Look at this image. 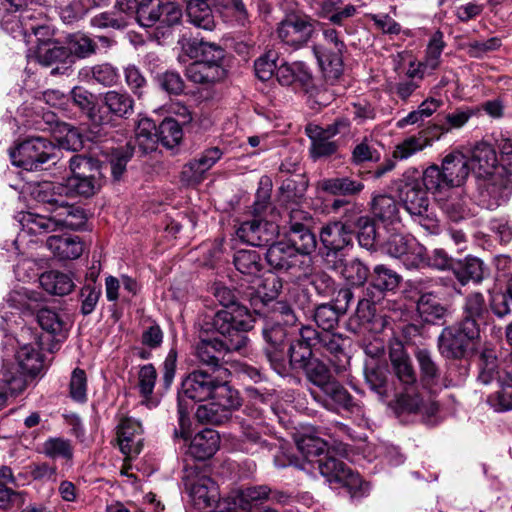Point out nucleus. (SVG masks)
<instances>
[{
  "label": "nucleus",
  "mask_w": 512,
  "mask_h": 512,
  "mask_svg": "<svg viewBox=\"0 0 512 512\" xmlns=\"http://www.w3.org/2000/svg\"><path fill=\"white\" fill-rule=\"evenodd\" d=\"M234 322L240 328L247 327L245 320H235L227 313H220L214 321L211 322L213 330L219 333L223 339L209 338L200 339L195 345L194 355L197 359V368L217 371L221 373H231L222 361L226 353L241 351L248 345L249 338L247 334L230 329V323Z\"/></svg>",
  "instance_id": "f03ea898"
},
{
  "label": "nucleus",
  "mask_w": 512,
  "mask_h": 512,
  "mask_svg": "<svg viewBox=\"0 0 512 512\" xmlns=\"http://www.w3.org/2000/svg\"><path fill=\"white\" fill-rule=\"evenodd\" d=\"M417 312L426 323L443 324L448 314V309L432 293H425L417 301Z\"/></svg>",
  "instance_id": "a19ab883"
},
{
  "label": "nucleus",
  "mask_w": 512,
  "mask_h": 512,
  "mask_svg": "<svg viewBox=\"0 0 512 512\" xmlns=\"http://www.w3.org/2000/svg\"><path fill=\"white\" fill-rule=\"evenodd\" d=\"M215 297L223 306V309L217 311L212 318V321L216 319V317L220 313H227L229 316L235 318V320H245L248 323L247 327L240 328L236 323H230V329L236 330L240 333H247L254 327L255 319L250 312V310L243 304L238 301V298L233 290L228 287L221 286L217 287L215 291Z\"/></svg>",
  "instance_id": "f3484780"
},
{
  "label": "nucleus",
  "mask_w": 512,
  "mask_h": 512,
  "mask_svg": "<svg viewBox=\"0 0 512 512\" xmlns=\"http://www.w3.org/2000/svg\"><path fill=\"white\" fill-rule=\"evenodd\" d=\"M66 47L71 51L72 64H74L75 58L84 59L95 54L97 44L87 35L75 33L67 37Z\"/></svg>",
  "instance_id": "052dcab7"
},
{
  "label": "nucleus",
  "mask_w": 512,
  "mask_h": 512,
  "mask_svg": "<svg viewBox=\"0 0 512 512\" xmlns=\"http://www.w3.org/2000/svg\"><path fill=\"white\" fill-rule=\"evenodd\" d=\"M231 373H221L195 367L182 380L178 392V424L174 429V438L184 440L190 437V411L195 402H204L208 399L236 390L229 381Z\"/></svg>",
  "instance_id": "f257e3e1"
},
{
  "label": "nucleus",
  "mask_w": 512,
  "mask_h": 512,
  "mask_svg": "<svg viewBox=\"0 0 512 512\" xmlns=\"http://www.w3.org/2000/svg\"><path fill=\"white\" fill-rule=\"evenodd\" d=\"M66 195L89 198L95 195L101 188L102 183L95 181V178H83L71 175L65 181Z\"/></svg>",
  "instance_id": "4d7b16f0"
},
{
  "label": "nucleus",
  "mask_w": 512,
  "mask_h": 512,
  "mask_svg": "<svg viewBox=\"0 0 512 512\" xmlns=\"http://www.w3.org/2000/svg\"><path fill=\"white\" fill-rule=\"evenodd\" d=\"M352 226L347 222L333 221L324 225L319 233L320 242L323 246V256L327 262L330 258H342L344 251L353 246Z\"/></svg>",
  "instance_id": "f8f14e48"
},
{
  "label": "nucleus",
  "mask_w": 512,
  "mask_h": 512,
  "mask_svg": "<svg viewBox=\"0 0 512 512\" xmlns=\"http://www.w3.org/2000/svg\"><path fill=\"white\" fill-rule=\"evenodd\" d=\"M499 389L488 395L487 403L494 408L495 411H508L512 409V379L502 381L497 385Z\"/></svg>",
  "instance_id": "774afa93"
},
{
  "label": "nucleus",
  "mask_w": 512,
  "mask_h": 512,
  "mask_svg": "<svg viewBox=\"0 0 512 512\" xmlns=\"http://www.w3.org/2000/svg\"><path fill=\"white\" fill-rule=\"evenodd\" d=\"M65 189L62 183L45 181L33 188L32 196L37 202L51 206V213H53L54 209L65 202L64 196H67Z\"/></svg>",
  "instance_id": "58836bf2"
},
{
  "label": "nucleus",
  "mask_w": 512,
  "mask_h": 512,
  "mask_svg": "<svg viewBox=\"0 0 512 512\" xmlns=\"http://www.w3.org/2000/svg\"><path fill=\"white\" fill-rule=\"evenodd\" d=\"M488 317L489 306L484 295L479 291L468 293L463 299L459 322L481 333V325L486 323Z\"/></svg>",
  "instance_id": "5701e85b"
},
{
  "label": "nucleus",
  "mask_w": 512,
  "mask_h": 512,
  "mask_svg": "<svg viewBox=\"0 0 512 512\" xmlns=\"http://www.w3.org/2000/svg\"><path fill=\"white\" fill-rule=\"evenodd\" d=\"M389 359L393 372L405 390L412 388L417 384V374L412 361L400 343L390 347Z\"/></svg>",
  "instance_id": "393cba45"
},
{
  "label": "nucleus",
  "mask_w": 512,
  "mask_h": 512,
  "mask_svg": "<svg viewBox=\"0 0 512 512\" xmlns=\"http://www.w3.org/2000/svg\"><path fill=\"white\" fill-rule=\"evenodd\" d=\"M420 181L427 192H432L436 196L443 195L448 190V182L444 178V170L435 164L424 170L422 180Z\"/></svg>",
  "instance_id": "69168bd1"
},
{
  "label": "nucleus",
  "mask_w": 512,
  "mask_h": 512,
  "mask_svg": "<svg viewBox=\"0 0 512 512\" xmlns=\"http://www.w3.org/2000/svg\"><path fill=\"white\" fill-rule=\"evenodd\" d=\"M478 383L488 386L493 383L500 384L497 356L492 349H484L479 356Z\"/></svg>",
  "instance_id": "8fccbe9b"
},
{
  "label": "nucleus",
  "mask_w": 512,
  "mask_h": 512,
  "mask_svg": "<svg viewBox=\"0 0 512 512\" xmlns=\"http://www.w3.org/2000/svg\"><path fill=\"white\" fill-rule=\"evenodd\" d=\"M185 489L200 509L212 507L219 499L214 480L200 472L197 466H187L182 477Z\"/></svg>",
  "instance_id": "9d476101"
},
{
  "label": "nucleus",
  "mask_w": 512,
  "mask_h": 512,
  "mask_svg": "<svg viewBox=\"0 0 512 512\" xmlns=\"http://www.w3.org/2000/svg\"><path fill=\"white\" fill-rule=\"evenodd\" d=\"M141 425L132 419H122L117 428V439L123 454L132 457L141 451Z\"/></svg>",
  "instance_id": "c85d7f7f"
},
{
  "label": "nucleus",
  "mask_w": 512,
  "mask_h": 512,
  "mask_svg": "<svg viewBox=\"0 0 512 512\" xmlns=\"http://www.w3.org/2000/svg\"><path fill=\"white\" fill-rule=\"evenodd\" d=\"M276 79L283 86H292L304 92H309L314 86L312 72L303 62L280 64L276 70Z\"/></svg>",
  "instance_id": "4be33fe9"
},
{
  "label": "nucleus",
  "mask_w": 512,
  "mask_h": 512,
  "mask_svg": "<svg viewBox=\"0 0 512 512\" xmlns=\"http://www.w3.org/2000/svg\"><path fill=\"white\" fill-rule=\"evenodd\" d=\"M277 234L278 226L261 217L243 221L236 229V235L243 243L256 247L268 246L276 239Z\"/></svg>",
  "instance_id": "2eb2a0df"
},
{
  "label": "nucleus",
  "mask_w": 512,
  "mask_h": 512,
  "mask_svg": "<svg viewBox=\"0 0 512 512\" xmlns=\"http://www.w3.org/2000/svg\"><path fill=\"white\" fill-rule=\"evenodd\" d=\"M35 57L40 65L52 67L51 75L67 74L73 65L71 51L57 42L37 47Z\"/></svg>",
  "instance_id": "412c9836"
},
{
  "label": "nucleus",
  "mask_w": 512,
  "mask_h": 512,
  "mask_svg": "<svg viewBox=\"0 0 512 512\" xmlns=\"http://www.w3.org/2000/svg\"><path fill=\"white\" fill-rule=\"evenodd\" d=\"M401 276L386 265L379 264L373 268L370 275V284L367 289L374 291L377 296L383 298L385 292L398 288Z\"/></svg>",
  "instance_id": "f704fd0d"
},
{
  "label": "nucleus",
  "mask_w": 512,
  "mask_h": 512,
  "mask_svg": "<svg viewBox=\"0 0 512 512\" xmlns=\"http://www.w3.org/2000/svg\"><path fill=\"white\" fill-rule=\"evenodd\" d=\"M312 228L302 227L286 231L287 242L300 256L310 255L316 250L317 240Z\"/></svg>",
  "instance_id": "09e8293b"
},
{
  "label": "nucleus",
  "mask_w": 512,
  "mask_h": 512,
  "mask_svg": "<svg viewBox=\"0 0 512 512\" xmlns=\"http://www.w3.org/2000/svg\"><path fill=\"white\" fill-rule=\"evenodd\" d=\"M311 347L297 341H291L286 348L285 374L290 369H304L315 358Z\"/></svg>",
  "instance_id": "603ef678"
},
{
  "label": "nucleus",
  "mask_w": 512,
  "mask_h": 512,
  "mask_svg": "<svg viewBox=\"0 0 512 512\" xmlns=\"http://www.w3.org/2000/svg\"><path fill=\"white\" fill-rule=\"evenodd\" d=\"M134 105V99L127 92L109 90L103 93L93 116V126L103 127L118 119H128L134 113Z\"/></svg>",
  "instance_id": "0eeeda50"
},
{
  "label": "nucleus",
  "mask_w": 512,
  "mask_h": 512,
  "mask_svg": "<svg viewBox=\"0 0 512 512\" xmlns=\"http://www.w3.org/2000/svg\"><path fill=\"white\" fill-rule=\"evenodd\" d=\"M308 187L307 180L302 175L285 179L279 190L280 198L284 203H299L304 197Z\"/></svg>",
  "instance_id": "bf43d9fd"
},
{
  "label": "nucleus",
  "mask_w": 512,
  "mask_h": 512,
  "mask_svg": "<svg viewBox=\"0 0 512 512\" xmlns=\"http://www.w3.org/2000/svg\"><path fill=\"white\" fill-rule=\"evenodd\" d=\"M183 132L180 124L173 118H165L158 126L157 142L167 148H173L180 143Z\"/></svg>",
  "instance_id": "0e129e2a"
},
{
  "label": "nucleus",
  "mask_w": 512,
  "mask_h": 512,
  "mask_svg": "<svg viewBox=\"0 0 512 512\" xmlns=\"http://www.w3.org/2000/svg\"><path fill=\"white\" fill-rule=\"evenodd\" d=\"M372 213L384 223L392 224L400 220L398 203L390 195L375 196L372 200Z\"/></svg>",
  "instance_id": "864d4df0"
},
{
  "label": "nucleus",
  "mask_w": 512,
  "mask_h": 512,
  "mask_svg": "<svg viewBox=\"0 0 512 512\" xmlns=\"http://www.w3.org/2000/svg\"><path fill=\"white\" fill-rule=\"evenodd\" d=\"M16 360L23 373L35 377L44 369V358L37 342L23 344L16 353Z\"/></svg>",
  "instance_id": "72a5a7b5"
},
{
  "label": "nucleus",
  "mask_w": 512,
  "mask_h": 512,
  "mask_svg": "<svg viewBox=\"0 0 512 512\" xmlns=\"http://www.w3.org/2000/svg\"><path fill=\"white\" fill-rule=\"evenodd\" d=\"M69 167L73 175L83 178H95V181L103 182L106 165L98 159L85 155H74L70 158Z\"/></svg>",
  "instance_id": "ea45409f"
},
{
  "label": "nucleus",
  "mask_w": 512,
  "mask_h": 512,
  "mask_svg": "<svg viewBox=\"0 0 512 512\" xmlns=\"http://www.w3.org/2000/svg\"><path fill=\"white\" fill-rule=\"evenodd\" d=\"M312 396L316 402L329 411L342 409L354 412L358 408L353 396L335 377L320 388V393L312 392Z\"/></svg>",
  "instance_id": "6ab92c4d"
},
{
  "label": "nucleus",
  "mask_w": 512,
  "mask_h": 512,
  "mask_svg": "<svg viewBox=\"0 0 512 512\" xmlns=\"http://www.w3.org/2000/svg\"><path fill=\"white\" fill-rule=\"evenodd\" d=\"M480 332L457 321L444 327L437 338L439 354L448 360H462L480 340Z\"/></svg>",
  "instance_id": "20e7f679"
},
{
  "label": "nucleus",
  "mask_w": 512,
  "mask_h": 512,
  "mask_svg": "<svg viewBox=\"0 0 512 512\" xmlns=\"http://www.w3.org/2000/svg\"><path fill=\"white\" fill-rule=\"evenodd\" d=\"M306 133L311 140L309 152L313 160L330 157L338 151L337 141L331 140L332 137L326 135L323 127L308 125Z\"/></svg>",
  "instance_id": "473e14b6"
},
{
  "label": "nucleus",
  "mask_w": 512,
  "mask_h": 512,
  "mask_svg": "<svg viewBox=\"0 0 512 512\" xmlns=\"http://www.w3.org/2000/svg\"><path fill=\"white\" fill-rule=\"evenodd\" d=\"M334 269L341 268V275L352 286H363L371 273L369 268L358 258L352 259L344 263L342 258H339L333 264Z\"/></svg>",
  "instance_id": "a18cd8bd"
},
{
  "label": "nucleus",
  "mask_w": 512,
  "mask_h": 512,
  "mask_svg": "<svg viewBox=\"0 0 512 512\" xmlns=\"http://www.w3.org/2000/svg\"><path fill=\"white\" fill-rule=\"evenodd\" d=\"M12 483H15L12 469L9 466H0V509L7 510L15 503L22 504L24 501L22 493L9 487Z\"/></svg>",
  "instance_id": "3c124183"
},
{
  "label": "nucleus",
  "mask_w": 512,
  "mask_h": 512,
  "mask_svg": "<svg viewBox=\"0 0 512 512\" xmlns=\"http://www.w3.org/2000/svg\"><path fill=\"white\" fill-rule=\"evenodd\" d=\"M53 213H55L58 228L78 230L87 221L86 213L82 207L70 205L66 201L59 208L54 209Z\"/></svg>",
  "instance_id": "c03bdc74"
},
{
  "label": "nucleus",
  "mask_w": 512,
  "mask_h": 512,
  "mask_svg": "<svg viewBox=\"0 0 512 512\" xmlns=\"http://www.w3.org/2000/svg\"><path fill=\"white\" fill-rule=\"evenodd\" d=\"M316 23L310 16L289 14L277 27L278 38L295 49L302 48L316 32Z\"/></svg>",
  "instance_id": "9b49d317"
},
{
  "label": "nucleus",
  "mask_w": 512,
  "mask_h": 512,
  "mask_svg": "<svg viewBox=\"0 0 512 512\" xmlns=\"http://www.w3.org/2000/svg\"><path fill=\"white\" fill-rule=\"evenodd\" d=\"M158 127L149 118H142L138 121L135 129V140L143 153L155 150L157 143Z\"/></svg>",
  "instance_id": "13d9d810"
},
{
  "label": "nucleus",
  "mask_w": 512,
  "mask_h": 512,
  "mask_svg": "<svg viewBox=\"0 0 512 512\" xmlns=\"http://www.w3.org/2000/svg\"><path fill=\"white\" fill-rule=\"evenodd\" d=\"M386 251L390 256L401 259L407 267L419 266L425 255V248L414 238L400 234L389 237Z\"/></svg>",
  "instance_id": "aec40b11"
},
{
  "label": "nucleus",
  "mask_w": 512,
  "mask_h": 512,
  "mask_svg": "<svg viewBox=\"0 0 512 512\" xmlns=\"http://www.w3.org/2000/svg\"><path fill=\"white\" fill-rule=\"evenodd\" d=\"M265 260L271 269L293 275L301 271L304 264L300 255L288 242L275 240L268 245Z\"/></svg>",
  "instance_id": "a211bd4d"
},
{
  "label": "nucleus",
  "mask_w": 512,
  "mask_h": 512,
  "mask_svg": "<svg viewBox=\"0 0 512 512\" xmlns=\"http://www.w3.org/2000/svg\"><path fill=\"white\" fill-rule=\"evenodd\" d=\"M296 445L299 452L309 462L324 455L327 448V443L323 439L313 435H302L296 440Z\"/></svg>",
  "instance_id": "338daca9"
},
{
  "label": "nucleus",
  "mask_w": 512,
  "mask_h": 512,
  "mask_svg": "<svg viewBox=\"0 0 512 512\" xmlns=\"http://www.w3.org/2000/svg\"><path fill=\"white\" fill-rule=\"evenodd\" d=\"M420 371V380L424 385L434 386L440 381L442 370L432 351L426 348H417L414 352Z\"/></svg>",
  "instance_id": "4c0bfd02"
},
{
  "label": "nucleus",
  "mask_w": 512,
  "mask_h": 512,
  "mask_svg": "<svg viewBox=\"0 0 512 512\" xmlns=\"http://www.w3.org/2000/svg\"><path fill=\"white\" fill-rule=\"evenodd\" d=\"M364 375L366 383L373 391L381 398L387 396L388 374L385 367L376 363L366 364Z\"/></svg>",
  "instance_id": "e2e57ef3"
},
{
  "label": "nucleus",
  "mask_w": 512,
  "mask_h": 512,
  "mask_svg": "<svg viewBox=\"0 0 512 512\" xmlns=\"http://www.w3.org/2000/svg\"><path fill=\"white\" fill-rule=\"evenodd\" d=\"M317 188L332 196L357 197L364 190L365 185L361 180L348 176H334L320 180Z\"/></svg>",
  "instance_id": "bb28decb"
},
{
  "label": "nucleus",
  "mask_w": 512,
  "mask_h": 512,
  "mask_svg": "<svg viewBox=\"0 0 512 512\" xmlns=\"http://www.w3.org/2000/svg\"><path fill=\"white\" fill-rule=\"evenodd\" d=\"M187 78L197 84H213L222 81L227 76L226 68L208 66V64L194 61L186 68Z\"/></svg>",
  "instance_id": "79ce46f5"
},
{
  "label": "nucleus",
  "mask_w": 512,
  "mask_h": 512,
  "mask_svg": "<svg viewBox=\"0 0 512 512\" xmlns=\"http://www.w3.org/2000/svg\"><path fill=\"white\" fill-rule=\"evenodd\" d=\"M398 198L403 208L412 218L425 227L431 219L428 217L429 198L428 192L417 178H405L400 181L397 188Z\"/></svg>",
  "instance_id": "6e6552de"
},
{
  "label": "nucleus",
  "mask_w": 512,
  "mask_h": 512,
  "mask_svg": "<svg viewBox=\"0 0 512 512\" xmlns=\"http://www.w3.org/2000/svg\"><path fill=\"white\" fill-rule=\"evenodd\" d=\"M37 321L41 328L48 333L61 338L66 337L67 322L63 316L50 308H41L37 312Z\"/></svg>",
  "instance_id": "5fc2aeb1"
},
{
  "label": "nucleus",
  "mask_w": 512,
  "mask_h": 512,
  "mask_svg": "<svg viewBox=\"0 0 512 512\" xmlns=\"http://www.w3.org/2000/svg\"><path fill=\"white\" fill-rule=\"evenodd\" d=\"M183 13L180 6L166 0H141L137 22L143 27H152L157 22L172 27L181 22Z\"/></svg>",
  "instance_id": "1a4fd4ad"
},
{
  "label": "nucleus",
  "mask_w": 512,
  "mask_h": 512,
  "mask_svg": "<svg viewBox=\"0 0 512 512\" xmlns=\"http://www.w3.org/2000/svg\"><path fill=\"white\" fill-rule=\"evenodd\" d=\"M319 341L317 351L329 360L337 374L344 372L350 363V356L346 351L349 338L329 330L322 331Z\"/></svg>",
  "instance_id": "4468645a"
},
{
  "label": "nucleus",
  "mask_w": 512,
  "mask_h": 512,
  "mask_svg": "<svg viewBox=\"0 0 512 512\" xmlns=\"http://www.w3.org/2000/svg\"><path fill=\"white\" fill-rule=\"evenodd\" d=\"M442 168L448 189L459 188L470 173V161L463 153L454 151L443 158Z\"/></svg>",
  "instance_id": "a878e982"
},
{
  "label": "nucleus",
  "mask_w": 512,
  "mask_h": 512,
  "mask_svg": "<svg viewBox=\"0 0 512 512\" xmlns=\"http://www.w3.org/2000/svg\"><path fill=\"white\" fill-rule=\"evenodd\" d=\"M46 245L59 260L77 259L83 253V243L78 236L53 235L47 239Z\"/></svg>",
  "instance_id": "2f4dec72"
},
{
  "label": "nucleus",
  "mask_w": 512,
  "mask_h": 512,
  "mask_svg": "<svg viewBox=\"0 0 512 512\" xmlns=\"http://www.w3.org/2000/svg\"><path fill=\"white\" fill-rule=\"evenodd\" d=\"M186 15L188 21L197 28L212 31L215 26V16L207 0H187Z\"/></svg>",
  "instance_id": "e433bc0d"
},
{
  "label": "nucleus",
  "mask_w": 512,
  "mask_h": 512,
  "mask_svg": "<svg viewBox=\"0 0 512 512\" xmlns=\"http://www.w3.org/2000/svg\"><path fill=\"white\" fill-rule=\"evenodd\" d=\"M295 327L268 318L265 320L262 335L265 340L264 354L272 368L280 375L285 374L286 348L291 342Z\"/></svg>",
  "instance_id": "39448f33"
},
{
  "label": "nucleus",
  "mask_w": 512,
  "mask_h": 512,
  "mask_svg": "<svg viewBox=\"0 0 512 512\" xmlns=\"http://www.w3.org/2000/svg\"><path fill=\"white\" fill-rule=\"evenodd\" d=\"M314 9L319 17L338 26L344 25L356 13L354 5L347 4L343 6L342 0H315Z\"/></svg>",
  "instance_id": "cd10ccee"
},
{
  "label": "nucleus",
  "mask_w": 512,
  "mask_h": 512,
  "mask_svg": "<svg viewBox=\"0 0 512 512\" xmlns=\"http://www.w3.org/2000/svg\"><path fill=\"white\" fill-rule=\"evenodd\" d=\"M220 447V435L213 429L198 432L191 440L188 453L197 460L211 458Z\"/></svg>",
  "instance_id": "7c9ffc66"
},
{
  "label": "nucleus",
  "mask_w": 512,
  "mask_h": 512,
  "mask_svg": "<svg viewBox=\"0 0 512 512\" xmlns=\"http://www.w3.org/2000/svg\"><path fill=\"white\" fill-rule=\"evenodd\" d=\"M270 493L271 488L267 485L245 487L238 491L233 506L218 512H249L253 505L267 501Z\"/></svg>",
  "instance_id": "c756f323"
},
{
  "label": "nucleus",
  "mask_w": 512,
  "mask_h": 512,
  "mask_svg": "<svg viewBox=\"0 0 512 512\" xmlns=\"http://www.w3.org/2000/svg\"><path fill=\"white\" fill-rule=\"evenodd\" d=\"M452 272L461 285L480 283L484 279V264L476 257L468 256L452 264Z\"/></svg>",
  "instance_id": "c9c22d12"
},
{
  "label": "nucleus",
  "mask_w": 512,
  "mask_h": 512,
  "mask_svg": "<svg viewBox=\"0 0 512 512\" xmlns=\"http://www.w3.org/2000/svg\"><path fill=\"white\" fill-rule=\"evenodd\" d=\"M240 443L242 449L248 453L271 449V444L263 438L259 424H251L247 421L241 423Z\"/></svg>",
  "instance_id": "49530a36"
},
{
  "label": "nucleus",
  "mask_w": 512,
  "mask_h": 512,
  "mask_svg": "<svg viewBox=\"0 0 512 512\" xmlns=\"http://www.w3.org/2000/svg\"><path fill=\"white\" fill-rule=\"evenodd\" d=\"M469 161L473 169L478 168L480 172L490 174L496 167L497 155L490 144L483 142L475 146Z\"/></svg>",
  "instance_id": "6e6d98bb"
},
{
  "label": "nucleus",
  "mask_w": 512,
  "mask_h": 512,
  "mask_svg": "<svg viewBox=\"0 0 512 512\" xmlns=\"http://www.w3.org/2000/svg\"><path fill=\"white\" fill-rule=\"evenodd\" d=\"M445 125L437 116V122L420 131L417 135L410 136L396 145L393 151V157L399 160L408 159L415 153L422 151L425 147L438 140L443 134L448 133L444 130Z\"/></svg>",
  "instance_id": "dca6fc26"
},
{
  "label": "nucleus",
  "mask_w": 512,
  "mask_h": 512,
  "mask_svg": "<svg viewBox=\"0 0 512 512\" xmlns=\"http://www.w3.org/2000/svg\"><path fill=\"white\" fill-rule=\"evenodd\" d=\"M235 268L243 275L258 277L263 269L261 255L256 250H237L233 256Z\"/></svg>",
  "instance_id": "de8ad7c7"
},
{
  "label": "nucleus",
  "mask_w": 512,
  "mask_h": 512,
  "mask_svg": "<svg viewBox=\"0 0 512 512\" xmlns=\"http://www.w3.org/2000/svg\"><path fill=\"white\" fill-rule=\"evenodd\" d=\"M323 36L325 44L314 46L313 53L318 60L326 81L333 84L343 73V52L346 46L339 39L338 32L335 29H325Z\"/></svg>",
  "instance_id": "423d86ee"
},
{
  "label": "nucleus",
  "mask_w": 512,
  "mask_h": 512,
  "mask_svg": "<svg viewBox=\"0 0 512 512\" xmlns=\"http://www.w3.org/2000/svg\"><path fill=\"white\" fill-rule=\"evenodd\" d=\"M436 202L452 222L457 223L469 215L468 197L461 188H450L443 195H437Z\"/></svg>",
  "instance_id": "b1692460"
},
{
  "label": "nucleus",
  "mask_w": 512,
  "mask_h": 512,
  "mask_svg": "<svg viewBox=\"0 0 512 512\" xmlns=\"http://www.w3.org/2000/svg\"><path fill=\"white\" fill-rule=\"evenodd\" d=\"M39 282L45 291L58 296L69 294L75 287L70 275L56 270L42 273Z\"/></svg>",
  "instance_id": "37998d69"
},
{
  "label": "nucleus",
  "mask_w": 512,
  "mask_h": 512,
  "mask_svg": "<svg viewBox=\"0 0 512 512\" xmlns=\"http://www.w3.org/2000/svg\"><path fill=\"white\" fill-rule=\"evenodd\" d=\"M343 316L332 305V303H322L313 310V320L322 331L335 330L339 325L340 317Z\"/></svg>",
  "instance_id": "680f3d73"
},
{
  "label": "nucleus",
  "mask_w": 512,
  "mask_h": 512,
  "mask_svg": "<svg viewBox=\"0 0 512 512\" xmlns=\"http://www.w3.org/2000/svg\"><path fill=\"white\" fill-rule=\"evenodd\" d=\"M206 404L200 405L195 413L197 420L201 423L221 425L231 418L233 410L241 406L242 399L236 389L232 393L223 394L207 400Z\"/></svg>",
  "instance_id": "ddd939ff"
},
{
  "label": "nucleus",
  "mask_w": 512,
  "mask_h": 512,
  "mask_svg": "<svg viewBox=\"0 0 512 512\" xmlns=\"http://www.w3.org/2000/svg\"><path fill=\"white\" fill-rule=\"evenodd\" d=\"M8 152L14 166L26 171H38L50 162L56 163L60 148L48 138L31 136L16 143Z\"/></svg>",
  "instance_id": "7ed1b4c3"
}]
</instances>
